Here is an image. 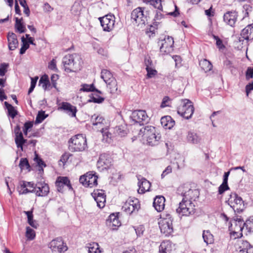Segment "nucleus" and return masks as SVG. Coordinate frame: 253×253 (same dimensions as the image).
I'll return each mask as SVG.
<instances>
[{
	"instance_id": "obj_1",
	"label": "nucleus",
	"mask_w": 253,
	"mask_h": 253,
	"mask_svg": "<svg viewBox=\"0 0 253 253\" xmlns=\"http://www.w3.org/2000/svg\"><path fill=\"white\" fill-rule=\"evenodd\" d=\"M62 64L66 72H76L81 67V57L76 53L67 54L62 59Z\"/></svg>"
},
{
	"instance_id": "obj_2",
	"label": "nucleus",
	"mask_w": 253,
	"mask_h": 253,
	"mask_svg": "<svg viewBox=\"0 0 253 253\" xmlns=\"http://www.w3.org/2000/svg\"><path fill=\"white\" fill-rule=\"evenodd\" d=\"M139 135L146 138L147 143L151 146L158 144L161 138L159 134H156L155 127L151 126H147L141 128Z\"/></svg>"
},
{
	"instance_id": "obj_3",
	"label": "nucleus",
	"mask_w": 253,
	"mask_h": 253,
	"mask_svg": "<svg viewBox=\"0 0 253 253\" xmlns=\"http://www.w3.org/2000/svg\"><path fill=\"white\" fill-rule=\"evenodd\" d=\"M69 149L72 152L83 151L87 147L86 139L82 134L73 136L69 140Z\"/></svg>"
},
{
	"instance_id": "obj_4",
	"label": "nucleus",
	"mask_w": 253,
	"mask_h": 253,
	"mask_svg": "<svg viewBox=\"0 0 253 253\" xmlns=\"http://www.w3.org/2000/svg\"><path fill=\"white\" fill-rule=\"evenodd\" d=\"M194 112L192 102L189 99H182L177 107V113L186 119H189Z\"/></svg>"
},
{
	"instance_id": "obj_5",
	"label": "nucleus",
	"mask_w": 253,
	"mask_h": 253,
	"mask_svg": "<svg viewBox=\"0 0 253 253\" xmlns=\"http://www.w3.org/2000/svg\"><path fill=\"white\" fill-rule=\"evenodd\" d=\"M196 211L195 205L193 201L182 199L176 209V212L181 216H189L193 215Z\"/></svg>"
},
{
	"instance_id": "obj_6",
	"label": "nucleus",
	"mask_w": 253,
	"mask_h": 253,
	"mask_svg": "<svg viewBox=\"0 0 253 253\" xmlns=\"http://www.w3.org/2000/svg\"><path fill=\"white\" fill-rule=\"evenodd\" d=\"M148 17L147 11H144V9L138 7L134 9L131 14V20L134 24L142 26L145 25Z\"/></svg>"
},
{
	"instance_id": "obj_7",
	"label": "nucleus",
	"mask_w": 253,
	"mask_h": 253,
	"mask_svg": "<svg viewBox=\"0 0 253 253\" xmlns=\"http://www.w3.org/2000/svg\"><path fill=\"white\" fill-rule=\"evenodd\" d=\"M173 219L170 214H167L166 217H161L159 221L161 232L166 236L170 235L173 231Z\"/></svg>"
},
{
	"instance_id": "obj_8",
	"label": "nucleus",
	"mask_w": 253,
	"mask_h": 253,
	"mask_svg": "<svg viewBox=\"0 0 253 253\" xmlns=\"http://www.w3.org/2000/svg\"><path fill=\"white\" fill-rule=\"evenodd\" d=\"M98 176L93 171H89L82 175L80 182L85 187H92L97 185Z\"/></svg>"
},
{
	"instance_id": "obj_9",
	"label": "nucleus",
	"mask_w": 253,
	"mask_h": 253,
	"mask_svg": "<svg viewBox=\"0 0 253 253\" xmlns=\"http://www.w3.org/2000/svg\"><path fill=\"white\" fill-rule=\"evenodd\" d=\"M173 39L171 37L167 36L164 39L158 42L160 52L163 54H168L173 50Z\"/></svg>"
},
{
	"instance_id": "obj_10",
	"label": "nucleus",
	"mask_w": 253,
	"mask_h": 253,
	"mask_svg": "<svg viewBox=\"0 0 253 253\" xmlns=\"http://www.w3.org/2000/svg\"><path fill=\"white\" fill-rule=\"evenodd\" d=\"M228 202L230 207L238 212L242 211L244 209V204L242 198L235 193H232L230 194Z\"/></svg>"
},
{
	"instance_id": "obj_11",
	"label": "nucleus",
	"mask_w": 253,
	"mask_h": 253,
	"mask_svg": "<svg viewBox=\"0 0 253 253\" xmlns=\"http://www.w3.org/2000/svg\"><path fill=\"white\" fill-rule=\"evenodd\" d=\"M115 18L113 15L108 14L99 18L101 25L104 31L110 32L114 28Z\"/></svg>"
},
{
	"instance_id": "obj_12",
	"label": "nucleus",
	"mask_w": 253,
	"mask_h": 253,
	"mask_svg": "<svg viewBox=\"0 0 253 253\" xmlns=\"http://www.w3.org/2000/svg\"><path fill=\"white\" fill-rule=\"evenodd\" d=\"M132 121L142 125L149 121V117L144 110H135L130 116Z\"/></svg>"
},
{
	"instance_id": "obj_13",
	"label": "nucleus",
	"mask_w": 253,
	"mask_h": 253,
	"mask_svg": "<svg viewBox=\"0 0 253 253\" xmlns=\"http://www.w3.org/2000/svg\"><path fill=\"white\" fill-rule=\"evenodd\" d=\"M182 190L183 199L186 200L195 201L199 197V191L197 189H191L187 185H184L179 188Z\"/></svg>"
},
{
	"instance_id": "obj_14",
	"label": "nucleus",
	"mask_w": 253,
	"mask_h": 253,
	"mask_svg": "<svg viewBox=\"0 0 253 253\" xmlns=\"http://www.w3.org/2000/svg\"><path fill=\"white\" fill-rule=\"evenodd\" d=\"M140 208V205L138 199H128L123 205L122 209L124 211L128 214H131L133 212L138 211Z\"/></svg>"
},
{
	"instance_id": "obj_15",
	"label": "nucleus",
	"mask_w": 253,
	"mask_h": 253,
	"mask_svg": "<svg viewBox=\"0 0 253 253\" xmlns=\"http://www.w3.org/2000/svg\"><path fill=\"white\" fill-rule=\"evenodd\" d=\"M15 134V142L18 148L23 150V145L27 143V140L24 138L23 133L19 125H16L14 129Z\"/></svg>"
},
{
	"instance_id": "obj_16",
	"label": "nucleus",
	"mask_w": 253,
	"mask_h": 253,
	"mask_svg": "<svg viewBox=\"0 0 253 253\" xmlns=\"http://www.w3.org/2000/svg\"><path fill=\"white\" fill-rule=\"evenodd\" d=\"M64 242L61 238H57L52 240L48 244V247L53 252L61 253L67 250V247L64 245Z\"/></svg>"
},
{
	"instance_id": "obj_17",
	"label": "nucleus",
	"mask_w": 253,
	"mask_h": 253,
	"mask_svg": "<svg viewBox=\"0 0 253 253\" xmlns=\"http://www.w3.org/2000/svg\"><path fill=\"white\" fill-rule=\"evenodd\" d=\"M58 109L64 111L72 117H76L77 111L76 107L67 102H62L58 104Z\"/></svg>"
},
{
	"instance_id": "obj_18",
	"label": "nucleus",
	"mask_w": 253,
	"mask_h": 253,
	"mask_svg": "<svg viewBox=\"0 0 253 253\" xmlns=\"http://www.w3.org/2000/svg\"><path fill=\"white\" fill-rule=\"evenodd\" d=\"M55 185L59 192H62L64 186H67L69 190L73 189L70 180L67 177H58L55 182Z\"/></svg>"
},
{
	"instance_id": "obj_19",
	"label": "nucleus",
	"mask_w": 253,
	"mask_h": 253,
	"mask_svg": "<svg viewBox=\"0 0 253 253\" xmlns=\"http://www.w3.org/2000/svg\"><path fill=\"white\" fill-rule=\"evenodd\" d=\"M160 253H175V245L169 240L164 241L159 246Z\"/></svg>"
},
{
	"instance_id": "obj_20",
	"label": "nucleus",
	"mask_w": 253,
	"mask_h": 253,
	"mask_svg": "<svg viewBox=\"0 0 253 253\" xmlns=\"http://www.w3.org/2000/svg\"><path fill=\"white\" fill-rule=\"evenodd\" d=\"M111 166V161L110 159L105 154L101 155L97 163V168L100 170H103L108 169Z\"/></svg>"
},
{
	"instance_id": "obj_21",
	"label": "nucleus",
	"mask_w": 253,
	"mask_h": 253,
	"mask_svg": "<svg viewBox=\"0 0 253 253\" xmlns=\"http://www.w3.org/2000/svg\"><path fill=\"white\" fill-rule=\"evenodd\" d=\"M49 192V188L46 183H38L35 187L34 192L38 196H45Z\"/></svg>"
},
{
	"instance_id": "obj_22",
	"label": "nucleus",
	"mask_w": 253,
	"mask_h": 253,
	"mask_svg": "<svg viewBox=\"0 0 253 253\" xmlns=\"http://www.w3.org/2000/svg\"><path fill=\"white\" fill-rule=\"evenodd\" d=\"M237 12L236 11H229L224 14L223 19L228 25L233 26L237 21Z\"/></svg>"
},
{
	"instance_id": "obj_23",
	"label": "nucleus",
	"mask_w": 253,
	"mask_h": 253,
	"mask_svg": "<svg viewBox=\"0 0 253 253\" xmlns=\"http://www.w3.org/2000/svg\"><path fill=\"white\" fill-rule=\"evenodd\" d=\"M93 197L99 208H103L105 206L106 195L103 190H97L95 192Z\"/></svg>"
},
{
	"instance_id": "obj_24",
	"label": "nucleus",
	"mask_w": 253,
	"mask_h": 253,
	"mask_svg": "<svg viewBox=\"0 0 253 253\" xmlns=\"http://www.w3.org/2000/svg\"><path fill=\"white\" fill-rule=\"evenodd\" d=\"M237 246L239 253H253V246L247 241H239Z\"/></svg>"
},
{
	"instance_id": "obj_25",
	"label": "nucleus",
	"mask_w": 253,
	"mask_h": 253,
	"mask_svg": "<svg viewBox=\"0 0 253 253\" xmlns=\"http://www.w3.org/2000/svg\"><path fill=\"white\" fill-rule=\"evenodd\" d=\"M138 186L139 189L138 192L140 194H143L147 191H149L151 187L150 182L145 178H142L141 179H138Z\"/></svg>"
},
{
	"instance_id": "obj_26",
	"label": "nucleus",
	"mask_w": 253,
	"mask_h": 253,
	"mask_svg": "<svg viewBox=\"0 0 253 253\" xmlns=\"http://www.w3.org/2000/svg\"><path fill=\"white\" fill-rule=\"evenodd\" d=\"M165 198L163 196H158L154 199L153 206L155 210L160 212L164 210L165 208Z\"/></svg>"
},
{
	"instance_id": "obj_27",
	"label": "nucleus",
	"mask_w": 253,
	"mask_h": 253,
	"mask_svg": "<svg viewBox=\"0 0 253 253\" xmlns=\"http://www.w3.org/2000/svg\"><path fill=\"white\" fill-rule=\"evenodd\" d=\"M96 92L99 94H101L102 92L98 89L95 88L93 84H83L81 85L80 88L79 89L78 93H81L82 92Z\"/></svg>"
},
{
	"instance_id": "obj_28",
	"label": "nucleus",
	"mask_w": 253,
	"mask_h": 253,
	"mask_svg": "<svg viewBox=\"0 0 253 253\" xmlns=\"http://www.w3.org/2000/svg\"><path fill=\"white\" fill-rule=\"evenodd\" d=\"M8 48L10 50L16 49L18 44L17 36L13 33H9L7 35Z\"/></svg>"
},
{
	"instance_id": "obj_29",
	"label": "nucleus",
	"mask_w": 253,
	"mask_h": 253,
	"mask_svg": "<svg viewBox=\"0 0 253 253\" xmlns=\"http://www.w3.org/2000/svg\"><path fill=\"white\" fill-rule=\"evenodd\" d=\"M39 86H41L44 90H49L53 88L49 82L48 76L46 74L41 77L39 82Z\"/></svg>"
},
{
	"instance_id": "obj_30",
	"label": "nucleus",
	"mask_w": 253,
	"mask_h": 253,
	"mask_svg": "<svg viewBox=\"0 0 253 253\" xmlns=\"http://www.w3.org/2000/svg\"><path fill=\"white\" fill-rule=\"evenodd\" d=\"M241 36L245 40H253V23L248 25L242 30Z\"/></svg>"
},
{
	"instance_id": "obj_31",
	"label": "nucleus",
	"mask_w": 253,
	"mask_h": 253,
	"mask_svg": "<svg viewBox=\"0 0 253 253\" xmlns=\"http://www.w3.org/2000/svg\"><path fill=\"white\" fill-rule=\"evenodd\" d=\"M161 123L165 129H171L174 125L175 122L169 116L163 117L161 119Z\"/></svg>"
},
{
	"instance_id": "obj_32",
	"label": "nucleus",
	"mask_w": 253,
	"mask_h": 253,
	"mask_svg": "<svg viewBox=\"0 0 253 253\" xmlns=\"http://www.w3.org/2000/svg\"><path fill=\"white\" fill-rule=\"evenodd\" d=\"M243 221V220L238 218L233 221V223H231V228L232 230H233V234L242 232L244 227H245L244 225H242Z\"/></svg>"
},
{
	"instance_id": "obj_33",
	"label": "nucleus",
	"mask_w": 253,
	"mask_h": 253,
	"mask_svg": "<svg viewBox=\"0 0 253 253\" xmlns=\"http://www.w3.org/2000/svg\"><path fill=\"white\" fill-rule=\"evenodd\" d=\"M31 185L30 182L21 181L20 187H18V191L20 194H26L28 193L34 192V189H30L27 188V185Z\"/></svg>"
},
{
	"instance_id": "obj_34",
	"label": "nucleus",
	"mask_w": 253,
	"mask_h": 253,
	"mask_svg": "<svg viewBox=\"0 0 253 253\" xmlns=\"http://www.w3.org/2000/svg\"><path fill=\"white\" fill-rule=\"evenodd\" d=\"M104 121V119L102 117L95 114L92 116L91 118L92 125L94 126H98V128L101 129L103 128Z\"/></svg>"
},
{
	"instance_id": "obj_35",
	"label": "nucleus",
	"mask_w": 253,
	"mask_h": 253,
	"mask_svg": "<svg viewBox=\"0 0 253 253\" xmlns=\"http://www.w3.org/2000/svg\"><path fill=\"white\" fill-rule=\"evenodd\" d=\"M188 142L192 144H197L201 141V137L196 133L189 131L187 135Z\"/></svg>"
},
{
	"instance_id": "obj_36",
	"label": "nucleus",
	"mask_w": 253,
	"mask_h": 253,
	"mask_svg": "<svg viewBox=\"0 0 253 253\" xmlns=\"http://www.w3.org/2000/svg\"><path fill=\"white\" fill-rule=\"evenodd\" d=\"M101 74V78L103 80L106 84L115 80V78L113 77L110 71L106 69L102 70Z\"/></svg>"
},
{
	"instance_id": "obj_37",
	"label": "nucleus",
	"mask_w": 253,
	"mask_h": 253,
	"mask_svg": "<svg viewBox=\"0 0 253 253\" xmlns=\"http://www.w3.org/2000/svg\"><path fill=\"white\" fill-rule=\"evenodd\" d=\"M107 221L110 222V226H112L113 229H116L117 227L121 225V222L119 220L118 217L115 215V214H111L107 219Z\"/></svg>"
},
{
	"instance_id": "obj_38",
	"label": "nucleus",
	"mask_w": 253,
	"mask_h": 253,
	"mask_svg": "<svg viewBox=\"0 0 253 253\" xmlns=\"http://www.w3.org/2000/svg\"><path fill=\"white\" fill-rule=\"evenodd\" d=\"M86 248H88V253H102L98 243L92 242L86 245Z\"/></svg>"
},
{
	"instance_id": "obj_39",
	"label": "nucleus",
	"mask_w": 253,
	"mask_h": 253,
	"mask_svg": "<svg viewBox=\"0 0 253 253\" xmlns=\"http://www.w3.org/2000/svg\"><path fill=\"white\" fill-rule=\"evenodd\" d=\"M22 21V18L20 19L17 17L15 18V28L19 33H25L26 30V27Z\"/></svg>"
},
{
	"instance_id": "obj_40",
	"label": "nucleus",
	"mask_w": 253,
	"mask_h": 253,
	"mask_svg": "<svg viewBox=\"0 0 253 253\" xmlns=\"http://www.w3.org/2000/svg\"><path fill=\"white\" fill-rule=\"evenodd\" d=\"M4 105L6 109L7 110L8 116L14 119L18 114V111L14 108V107L11 104H9L7 102H4Z\"/></svg>"
},
{
	"instance_id": "obj_41",
	"label": "nucleus",
	"mask_w": 253,
	"mask_h": 253,
	"mask_svg": "<svg viewBox=\"0 0 253 253\" xmlns=\"http://www.w3.org/2000/svg\"><path fill=\"white\" fill-rule=\"evenodd\" d=\"M203 238L204 242L208 245L213 243L214 239L213 235L209 230H204L203 232Z\"/></svg>"
},
{
	"instance_id": "obj_42",
	"label": "nucleus",
	"mask_w": 253,
	"mask_h": 253,
	"mask_svg": "<svg viewBox=\"0 0 253 253\" xmlns=\"http://www.w3.org/2000/svg\"><path fill=\"white\" fill-rule=\"evenodd\" d=\"M199 65L201 68L205 72H207L211 70L212 65L211 63L207 59H203L200 61Z\"/></svg>"
},
{
	"instance_id": "obj_43",
	"label": "nucleus",
	"mask_w": 253,
	"mask_h": 253,
	"mask_svg": "<svg viewBox=\"0 0 253 253\" xmlns=\"http://www.w3.org/2000/svg\"><path fill=\"white\" fill-rule=\"evenodd\" d=\"M107 87L110 90L109 92L111 94H119L120 90H118L117 84L116 80L111 81L110 83L107 84Z\"/></svg>"
},
{
	"instance_id": "obj_44",
	"label": "nucleus",
	"mask_w": 253,
	"mask_h": 253,
	"mask_svg": "<svg viewBox=\"0 0 253 253\" xmlns=\"http://www.w3.org/2000/svg\"><path fill=\"white\" fill-rule=\"evenodd\" d=\"M82 4L81 1H76L71 7V12L74 15H79L81 11Z\"/></svg>"
},
{
	"instance_id": "obj_45",
	"label": "nucleus",
	"mask_w": 253,
	"mask_h": 253,
	"mask_svg": "<svg viewBox=\"0 0 253 253\" xmlns=\"http://www.w3.org/2000/svg\"><path fill=\"white\" fill-rule=\"evenodd\" d=\"M101 131L103 135V140L106 142H110L112 137V134L107 129H104L103 128H101Z\"/></svg>"
},
{
	"instance_id": "obj_46",
	"label": "nucleus",
	"mask_w": 253,
	"mask_h": 253,
	"mask_svg": "<svg viewBox=\"0 0 253 253\" xmlns=\"http://www.w3.org/2000/svg\"><path fill=\"white\" fill-rule=\"evenodd\" d=\"M243 225L249 232H253V216L247 219Z\"/></svg>"
},
{
	"instance_id": "obj_47",
	"label": "nucleus",
	"mask_w": 253,
	"mask_h": 253,
	"mask_svg": "<svg viewBox=\"0 0 253 253\" xmlns=\"http://www.w3.org/2000/svg\"><path fill=\"white\" fill-rule=\"evenodd\" d=\"M47 115L45 114V112L43 111H39L36 119V123H41L47 117Z\"/></svg>"
},
{
	"instance_id": "obj_48",
	"label": "nucleus",
	"mask_w": 253,
	"mask_h": 253,
	"mask_svg": "<svg viewBox=\"0 0 253 253\" xmlns=\"http://www.w3.org/2000/svg\"><path fill=\"white\" fill-rule=\"evenodd\" d=\"M21 41L22 44L20 50V53L21 54H23L25 53L26 50L29 48V44L24 37L21 38Z\"/></svg>"
},
{
	"instance_id": "obj_49",
	"label": "nucleus",
	"mask_w": 253,
	"mask_h": 253,
	"mask_svg": "<svg viewBox=\"0 0 253 253\" xmlns=\"http://www.w3.org/2000/svg\"><path fill=\"white\" fill-rule=\"evenodd\" d=\"M26 236L30 240H33L36 236L35 231L29 227L26 228Z\"/></svg>"
},
{
	"instance_id": "obj_50",
	"label": "nucleus",
	"mask_w": 253,
	"mask_h": 253,
	"mask_svg": "<svg viewBox=\"0 0 253 253\" xmlns=\"http://www.w3.org/2000/svg\"><path fill=\"white\" fill-rule=\"evenodd\" d=\"M172 103V100L171 99L169 98L168 96H165L163 99L161 107L165 108L166 107H170L171 106Z\"/></svg>"
},
{
	"instance_id": "obj_51",
	"label": "nucleus",
	"mask_w": 253,
	"mask_h": 253,
	"mask_svg": "<svg viewBox=\"0 0 253 253\" xmlns=\"http://www.w3.org/2000/svg\"><path fill=\"white\" fill-rule=\"evenodd\" d=\"M19 167L21 169H28L30 168L28 161L26 158H22L20 160Z\"/></svg>"
},
{
	"instance_id": "obj_52",
	"label": "nucleus",
	"mask_w": 253,
	"mask_h": 253,
	"mask_svg": "<svg viewBox=\"0 0 253 253\" xmlns=\"http://www.w3.org/2000/svg\"><path fill=\"white\" fill-rule=\"evenodd\" d=\"M19 1L20 4L24 8V13L27 16H29L30 14V10L27 4L26 0H19Z\"/></svg>"
},
{
	"instance_id": "obj_53",
	"label": "nucleus",
	"mask_w": 253,
	"mask_h": 253,
	"mask_svg": "<svg viewBox=\"0 0 253 253\" xmlns=\"http://www.w3.org/2000/svg\"><path fill=\"white\" fill-rule=\"evenodd\" d=\"M114 133L115 135L121 137L124 136L126 134V131L123 129L120 126H116L114 128Z\"/></svg>"
},
{
	"instance_id": "obj_54",
	"label": "nucleus",
	"mask_w": 253,
	"mask_h": 253,
	"mask_svg": "<svg viewBox=\"0 0 253 253\" xmlns=\"http://www.w3.org/2000/svg\"><path fill=\"white\" fill-rule=\"evenodd\" d=\"M38 79L39 77L38 76H36L34 78H31V86L28 90V94L31 93L33 91L36 86Z\"/></svg>"
},
{
	"instance_id": "obj_55",
	"label": "nucleus",
	"mask_w": 253,
	"mask_h": 253,
	"mask_svg": "<svg viewBox=\"0 0 253 253\" xmlns=\"http://www.w3.org/2000/svg\"><path fill=\"white\" fill-rule=\"evenodd\" d=\"M147 71V77L148 78H151L157 74V71L154 69V67L146 69Z\"/></svg>"
},
{
	"instance_id": "obj_56",
	"label": "nucleus",
	"mask_w": 253,
	"mask_h": 253,
	"mask_svg": "<svg viewBox=\"0 0 253 253\" xmlns=\"http://www.w3.org/2000/svg\"><path fill=\"white\" fill-rule=\"evenodd\" d=\"M71 156H72V154H70V153H65L62 155L60 160V162H62L63 165H64L65 163L68 161L69 158Z\"/></svg>"
},
{
	"instance_id": "obj_57",
	"label": "nucleus",
	"mask_w": 253,
	"mask_h": 253,
	"mask_svg": "<svg viewBox=\"0 0 253 253\" xmlns=\"http://www.w3.org/2000/svg\"><path fill=\"white\" fill-rule=\"evenodd\" d=\"M229 187L228 183L222 182V183L218 187V193L219 194H222L226 190H228Z\"/></svg>"
},
{
	"instance_id": "obj_58",
	"label": "nucleus",
	"mask_w": 253,
	"mask_h": 253,
	"mask_svg": "<svg viewBox=\"0 0 253 253\" xmlns=\"http://www.w3.org/2000/svg\"><path fill=\"white\" fill-rule=\"evenodd\" d=\"M8 66V64L5 63H3L0 65V76H3L7 72V68Z\"/></svg>"
},
{
	"instance_id": "obj_59",
	"label": "nucleus",
	"mask_w": 253,
	"mask_h": 253,
	"mask_svg": "<svg viewBox=\"0 0 253 253\" xmlns=\"http://www.w3.org/2000/svg\"><path fill=\"white\" fill-rule=\"evenodd\" d=\"M151 4L158 9L161 10L162 9V0H152Z\"/></svg>"
},
{
	"instance_id": "obj_60",
	"label": "nucleus",
	"mask_w": 253,
	"mask_h": 253,
	"mask_svg": "<svg viewBox=\"0 0 253 253\" xmlns=\"http://www.w3.org/2000/svg\"><path fill=\"white\" fill-rule=\"evenodd\" d=\"M144 62L146 66V69L154 67L152 60L151 59L150 57H146Z\"/></svg>"
},
{
	"instance_id": "obj_61",
	"label": "nucleus",
	"mask_w": 253,
	"mask_h": 253,
	"mask_svg": "<svg viewBox=\"0 0 253 253\" xmlns=\"http://www.w3.org/2000/svg\"><path fill=\"white\" fill-rule=\"evenodd\" d=\"M59 76L57 74H53L51 77V86L53 88H56V81L58 80Z\"/></svg>"
},
{
	"instance_id": "obj_62",
	"label": "nucleus",
	"mask_w": 253,
	"mask_h": 253,
	"mask_svg": "<svg viewBox=\"0 0 253 253\" xmlns=\"http://www.w3.org/2000/svg\"><path fill=\"white\" fill-rule=\"evenodd\" d=\"M172 172V168L170 166H168L166 169L163 171L161 174V178H164L168 174Z\"/></svg>"
},
{
	"instance_id": "obj_63",
	"label": "nucleus",
	"mask_w": 253,
	"mask_h": 253,
	"mask_svg": "<svg viewBox=\"0 0 253 253\" xmlns=\"http://www.w3.org/2000/svg\"><path fill=\"white\" fill-rule=\"evenodd\" d=\"M246 76L247 80L253 78V68L251 67H248L246 72Z\"/></svg>"
},
{
	"instance_id": "obj_64",
	"label": "nucleus",
	"mask_w": 253,
	"mask_h": 253,
	"mask_svg": "<svg viewBox=\"0 0 253 253\" xmlns=\"http://www.w3.org/2000/svg\"><path fill=\"white\" fill-rule=\"evenodd\" d=\"M56 61L55 59H53L49 63L48 65V68L50 70H53V71H57V68L56 67Z\"/></svg>"
}]
</instances>
